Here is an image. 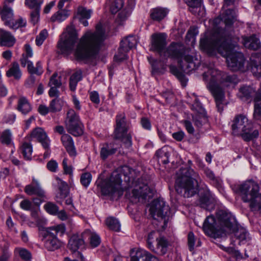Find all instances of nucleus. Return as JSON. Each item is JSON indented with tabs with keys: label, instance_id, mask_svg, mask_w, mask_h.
<instances>
[{
	"label": "nucleus",
	"instance_id": "49",
	"mask_svg": "<svg viewBox=\"0 0 261 261\" xmlns=\"http://www.w3.org/2000/svg\"><path fill=\"white\" fill-rule=\"evenodd\" d=\"M123 4V0H115L110 7L111 13L115 14L118 12L122 8Z\"/></svg>",
	"mask_w": 261,
	"mask_h": 261
},
{
	"label": "nucleus",
	"instance_id": "25",
	"mask_svg": "<svg viewBox=\"0 0 261 261\" xmlns=\"http://www.w3.org/2000/svg\"><path fill=\"white\" fill-rule=\"evenodd\" d=\"M41 240L44 242V247L49 251H53L58 249L63 245V243L59 240L58 238H41Z\"/></svg>",
	"mask_w": 261,
	"mask_h": 261
},
{
	"label": "nucleus",
	"instance_id": "9",
	"mask_svg": "<svg viewBox=\"0 0 261 261\" xmlns=\"http://www.w3.org/2000/svg\"><path fill=\"white\" fill-rule=\"evenodd\" d=\"M231 125L232 133L240 135L246 141L256 138L259 135L256 129H253L252 122L244 115L236 116Z\"/></svg>",
	"mask_w": 261,
	"mask_h": 261
},
{
	"label": "nucleus",
	"instance_id": "36",
	"mask_svg": "<svg viewBox=\"0 0 261 261\" xmlns=\"http://www.w3.org/2000/svg\"><path fill=\"white\" fill-rule=\"evenodd\" d=\"M82 79V72L81 70L76 71L71 75L69 80L70 89L74 91L76 89L77 83Z\"/></svg>",
	"mask_w": 261,
	"mask_h": 261
},
{
	"label": "nucleus",
	"instance_id": "1",
	"mask_svg": "<svg viewBox=\"0 0 261 261\" xmlns=\"http://www.w3.org/2000/svg\"><path fill=\"white\" fill-rule=\"evenodd\" d=\"M134 171L128 166H123L120 173L117 171H114L110 177L103 180L100 186L103 195H113L117 193L118 196L122 195L123 190L121 186V176L124 177V181L128 184V187L133 188L132 197L136 200H143L149 190L147 184L142 182V179L133 178ZM99 186V185H98Z\"/></svg>",
	"mask_w": 261,
	"mask_h": 261
},
{
	"label": "nucleus",
	"instance_id": "23",
	"mask_svg": "<svg viewBox=\"0 0 261 261\" xmlns=\"http://www.w3.org/2000/svg\"><path fill=\"white\" fill-rule=\"evenodd\" d=\"M201 207L207 208L208 205H214V199L209 190L205 189L200 191L199 199Z\"/></svg>",
	"mask_w": 261,
	"mask_h": 261
},
{
	"label": "nucleus",
	"instance_id": "56",
	"mask_svg": "<svg viewBox=\"0 0 261 261\" xmlns=\"http://www.w3.org/2000/svg\"><path fill=\"white\" fill-rule=\"evenodd\" d=\"M48 35L47 31L46 30H43L39 33V35L36 37V44L38 46L42 44L43 42L46 38Z\"/></svg>",
	"mask_w": 261,
	"mask_h": 261
},
{
	"label": "nucleus",
	"instance_id": "29",
	"mask_svg": "<svg viewBox=\"0 0 261 261\" xmlns=\"http://www.w3.org/2000/svg\"><path fill=\"white\" fill-rule=\"evenodd\" d=\"M243 45L247 48L256 50L260 47L259 40L255 36L244 37L243 39Z\"/></svg>",
	"mask_w": 261,
	"mask_h": 261
},
{
	"label": "nucleus",
	"instance_id": "13",
	"mask_svg": "<svg viewBox=\"0 0 261 261\" xmlns=\"http://www.w3.org/2000/svg\"><path fill=\"white\" fill-rule=\"evenodd\" d=\"M169 206L166 204L163 199H161L154 200L149 209L152 217L154 219H164V223L165 224L166 222V218L169 216Z\"/></svg>",
	"mask_w": 261,
	"mask_h": 261
},
{
	"label": "nucleus",
	"instance_id": "20",
	"mask_svg": "<svg viewBox=\"0 0 261 261\" xmlns=\"http://www.w3.org/2000/svg\"><path fill=\"white\" fill-rule=\"evenodd\" d=\"M249 67L255 76H261V54H254L251 55Z\"/></svg>",
	"mask_w": 261,
	"mask_h": 261
},
{
	"label": "nucleus",
	"instance_id": "26",
	"mask_svg": "<svg viewBox=\"0 0 261 261\" xmlns=\"http://www.w3.org/2000/svg\"><path fill=\"white\" fill-rule=\"evenodd\" d=\"M156 247H154L150 249L152 251L155 252L159 255H164L166 253L169 243L168 241L164 237H160L156 238Z\"/></svg>",
	"mask_w": 261,
	"mask_h": 261
},
{
	"label": "nucleus",
	"instance_id": "54",
	"mask_svg": "<svg viewBox=\"0 0 261 261\" xmlns=\"http://www.w3.org/2000/svg\"><path fill=\"white\" fill-rule=\"evenodd\" d=\"M117 139H121L122 143L125 148H129L132 146V138L129 134H127V132L125 133L123 136H121Z\"/></svg>",
	"mask_w": 261,
	"mask_h": 261
},
{
	"label": "nucleus",
	"instance_id": "32",
	"mask_svg": "<svg viewBox=\"0 0 261 261\" xmlns=\"http://www.w3.org/2000/svg\"><path fill=\"white\" fill-rule=\"evenodd\" d=\"M168 12L166 9L156 8L151 11L150 17L154 20L160 21L166 16Z\"/></svg>",
	"mask_w": 261,
	"mask_h": 261
},
{
	"label": "nucleus",
	"instance_id": "22",
	"mask_svg": "<svg viewBox=\"0 0 261 261\" xmlns=\"http://www.w3.org/2000/svg\"><path fill=\"white\" fill-rule=\"evenodd\" d=\"M0 16L2 21L6 25L10 24L13 20L14 13L12 9L9 7L5 3L0 7Z\"/></svg>",
	"mask_w": 261,
	"mask_h": 261
},
{
	"label": "nucleus",
	"instance_id": "42",
	"mask_svg": "<svg viewBox=\"0 0 261 261\" xmlns=\"http://www.w3.org/2000/svg\"><path fill=\"white\" fill-rule=\"evenodd\" d=\"M137 43V40L135 37L133 36H129L123 39L120 44L124 46L128 50L131 48L135 47Z\"/></svg>",
	"mask_w": 261,
	"mask_h": 261
},
{
	"label": "nucleus",
	"instance_id": "5",
	"mask_svg": "<svg viewBox=\"0 0 261 261\" xmlns=\"http://www.w3.org/2000/svg\"><path fill=\"white\" fill-rule=\"evenodd\" d=\"M217 216L218 222L213 216H207L205 220L203 230L206 235L214 238H221L235 230L236 220L231 213L220 210Z\"/></svg>",
	"mask_w": 261,
	"mask_h": 261
},
{
	"label": "nucleus",
	"instance_id": "55",
	"mask_svg": "<svg viewBox=\"0 0 261 261\" xmlns=\"http://www.w3.org/2000/svg\"><path fill=\"white\" fill-rule=\"evenodd\" d=\"M191 109L195 112L194 113L202 114L205 113L200 103L196 98L195 99L194 103L191 105Z\"/></svg>",
	"mask_w": 261,
	"mask_h": 261
},
{
	"label": "nucleus",
	"instance_id": "2",
	"mask_svg": "<svg viewBox=\"0 0 261 261\" xmlns=\"http://www.w3.org/2000/svg\"><path fill=\"white\" fill-rule=\"evenodd\" d=\"M238 41V37L233 38L232 40L216 42H211L205 38L201 39L200 47L210 55H213L216 51H218L226 58L227 66L232 71H245V67H248V63L244 55L237 50Z\"/></svg>",
	"mask_w": 261,
	"mask_h": 261
},
{
	"label": "nucleus",
	"instance_id": "35",
	"mask_svg": "<svg viewBox=\"0 0 261 261\" xmlns=\"http://www.w3.org/2000/svg\"><path fill=\"white\" fill-rule=\"evenodd\" d=\"M251 211L257 212L261 210V193H258L248 201Z\"/></svg>",
	"mask_w": 261,
	"mask_h": 261
},
{
	"label": "nucleus",
	"instance_id": "48",
	"mask_svg": "<svg viewBox=\"0 0 261 261\" xmlns=\"http://www.w3.org/2000/svg\"><path fill=\"white\" fill-rule=\"evenodd\" d=\"M61 85L60 76H58L57 73H54L50 78L48 86L49 87H60Z\"/></svg>",
	"mask_w": 261,
	"mask_h": 261
},
{
	"label": "nucleus",
	"instance_id": "15",
	"mask_svg": "<svg viewBox=\"0 0 261 261\" xmlns=\"http://www.w3.org/2000/svg\"><path fill=\"white\" fill-rule=\"evenodd\" d=\"M166 35L164 33H154L151 35V50L158 52L162 56L166 45Z\"/></svg>",
	"mask_w": 261,
	"mask_h": 261
},
{
	"label": "nucleus",
	"instance_id": "52",
	"mask_svg": "<svg viewBox=\"0 0 261 261\" xmlns=\"http://www.w3.org/2000/svg\"><path fill=\"white\" fill-rule=\"evenodd\" d=\"M15 251L18 253L21 259L25 260H29L31 258V253L27 249L24 248H16Z\"/></svg>",
	"mask_w": 261,
	"mask_h": 261
},
{
	"label": "nucleus",
	"instance_id": "63",
	"mask_svg": "<svg viewBox=\"0 0 261 261\" xmlns=\"http://www.w3.org/2000/svg\"><path fill=\"white\" fill-rule=\"evenodd\" d=\"M170 70L171 72L176 75L178 79H179L180 80H181L184 79V74L180 71H178V70L177 69V68L174 66H170L169 67Z\"/></svg>",
	"mask_w": 261,
	"mask_h": 261
},
{
	"label": "nucleus",
	"instance_id": "50",
	"mask_svg": "<svg viewBox=\"0 0 261 261\" xmlns=\"http://www.w3.org/2000/svg\"><path fill=\"white\" fill-rule=\"evenodd\" d=\"M26 21L22 18H20L14 21L13 19V20L11 21L10 24H9L7 26L12 29L16 30L19 28L24 27Z\"/></svg>",
	"mask_w": 261,
	"mask_h": 261
},
{
	"label": "nucleus",
	"instance_id": "8",
	"mask_svg": "<svg viewBox=\"0 0 261 261\" xmlns=\"http://www.w3.org/2000/svg\"><path fill=\"white\" fill-rule=\"evenodd\" d=\"M236 15L234 10L228 9L224 11L218 18L214 20V23L217 24L222 21L225 24L224 29H218L215 30L211 34L205 35L201 39L205 38L211 42H220L232 40L234 37L233 31L231 27L236 20Z\"/></svg>",
	"mask_w": 261,
	"mask_h": 261
},
{
	"label": "nucleus",
	"instance_id": "40",
	"mask_svg": "<svg viewBox=\"0 0 261 261\" xmlns=\"http://www.w3.org/2000/svg\"><path fill=\"white\" fill-rule=\"evenodd\" d=\"M106 224L111 230L119 231L120 229V224L118 220L114 217L108 218L106 220Z\"/></svg>",
	"mask_w": 261,
	"mask_h": 261
},
{
	"label": "nucleus",
	"instance_id": "28",
	"mask_svg": "<svg viewBox=\"0 0 261 261\" xmlns=\"http://www.w3.org/2000/svg\"><path fill=\"white\" fill-rule=\"evenodd\" d=\"M170 148L167 146H164L156 151L155 156L159 164H167L169 162Z\"/></svg>",
	"mask_w": 261,
	"mask_h": 261
},
{
	"label": "nucleus",
	"instance_id": "4",
	"mask_svg": "<svg viewBox=\"0 0 261 261\" xmlns=\"http://www.w3.org/2000/svg\"><path fill=\"white\" fill-rule=\"evenodd\" d=\"M205 81H209L207 87L213 95L218 110L222 112L224 106V92L223 87L229 86L235 80L233 76L227 75L215 68H209L203 74Z\"/></svg>",
	"mask_w": 261,
	"mask_h": 261
},
{
	"label": "nucleus",
	"instance_id": "41",
	"mask_svg": "<svg viewBox=\"0 0 261 261\" xmlns=\"http://www.w3.org/2000/svg\"><path fill=\"white\" fill-rule=\"evenodd\" d=\"M234 236L240 243H245L250 240L248 232L244 228H240L234 232Z\"/></svg>",
	"mask_w": 261,
	"mask_h": 261
},
{
	"label": "nucleus",
	"instance_id": "18",
	"mask_svg": "<svg viewBox=\"0 0 261 261\" xmlns=\"http://www.w3.org/2000/svg\"><path fill=\"white\" fill-rule=\"evenodd\" d=\"M30 137L36 139L42 144L44 148L47 149L49 147L50 141L46 133L42 128L37 127L34 129L31 132Z\"/></svg>",
	"mask_w": 261,
	"mask_h": 261
},
{
	"label": "nucleus",
	"instance_id": "21",
	"mask_svg": "<svg viewBox=\"0 0 261 261\" xmlns=\"http://www.w3.org/2000/svg\"><path fill=\"white\" fill-rule=\"evenodd\" d=\"M25 192L29 195H35L37 196H43L44 190L41 188L38 181L34 178L30 184L24 188Z\"/></svg>",
	"mask_w": 261,
	"mask_h": 261
},
{
	"label": "nucleus",
	"instance_id": "7",
	"mask_svg": "<svg viewBox=\"0 0 261 261\" xmlns=\"http://www.w3.org/2000/svg\"><path fill=\"white\" fill-rule=\"evenodd\" d=\"M164 56L177 59L179 68L186 73L196 69L201 62L199 55L195 53L189 54L188 49L179 43H172L164 53Z\"/></svg>",
	"mask_w": 261,
	"mask_h": 261
},
{
	"label": "nucleus",
	"instance_id": "12",
	"mask_svg": "<svg viewBox=\"0 0 261 261\" xmlns=\"http://www.w3.org/2000/svg\"><path fill=\"white\" fill-rule=\"evenodd\" d=\"M258 184L252 180H246L238 187L236 192L244 202L249 201L259 193Z\"/></svg>",
	"mask_w": 261,
	"mask_h": 261
},
{
	"label": "nucleus",
	"instance_id": "37",
	"mask_svg": "<svg viewBox=\"0 0 261 261\" xmlns=\"http://www.w3.org/2000/svg\"><path fill=\"white\" fill-rule=\"evenodd\" d=\"M27 69L28 72L30 74H36L40 76L43 72V69L42 66L41 62L38 61L36 64V66H34L33 63H30V65L27 66Z\"/></svg>",
	"mask_w": 261,
	"mask_h": 261
},
{
	"label": "nucleus",
	"instance_id": "34",
	"mask_svg": "<svg viewBox=\"0 0 261 261\" xmlns=\"http://www.w3.org/2000/svg\"><path fill=\"white\" fill-rule=\"evenodd\" d=\"M255 90L250 86H243L240 89L239 96L242 100L249 99L254 93Z\"/></svg>",
	"mask_w": 261,
	"mask_h": 261
},
{
	"label": "nucleus",
	"instance_id": "3",
	"mask_svg": "<svg viewBox=\"0 0 261 261\" xmlns=\"http://www.w3.org/2000/svg\"><path fill=\"white\" fill-rule=\"evenodd\" d=\"M105 32L101 23L95 27V31H87L80 38L74 51L77 60L94 58L97 54L100 46L106 39Z\"/></svg>",
	"mask_w": 261,
	"mask_h": 261
},
{
	"label": "nucleus",
	"instance_id": "17",
	"mask_svg": "<svg viewBox=\"0 0 261 261\" xmlns=\"http://www.w3.org/2000/svg\"><path fill=\"white\" fill-rule=\"evenodd\" d=\"M116 127L115 130L116 138L123 136L127 132L128 125L124 114H120L116 117Z\"/></svg>",
	"mask_w": 261,
	"mask_h": 261
},
{
	"label": "nucleus",
	"instance_id": "61",
	"mask_svg": "<svg viewBox=\"0 0 261 261\" xmlns=\"http://www.w3.org/2000/svg\"><path fill=\"white\" fill-rule=\"evenodd\" d=\"M40 10H32L31 13V20L32 22L35 24L39 20V12Z\"/></svg>",
	"mask_w": 261,
	"mask_h": 261
},
{
	"label": "nucleus",
	"instance_id": "58",
	"mask_svg": "<svg viewBox=\"0 0 261 261\" xmlns=\"http://www.w3.org/2000/svg\"><path fill=\"white\" fill-rule=\"evenodd\" d=\"M90 240V245L93 248L97 247L100 243V238L99 236L96 233H91Z\"/></svg>",
	"mask_w": 261,
	"mask_h": 261
},
{
	"label": "nucleus",
	"instance_id": "24",
	"mask_svg": "<svg viewBox=\"0 0 261 261\" xmlns=\"http://www.w3.org/2000/svg\"><path fill=\"white\" fill-rule=\"evenodd\" d=\"M16 42L14 37L9 32L0 29V45L11 47Z\"/></svg>",
	"mask_w": 261,
	"mask_h": 261
},
{
	"label": "nucleus",
	"instance_id": "6",
	"mask_svg": "<svg viewBox=\"0 0 261 261\" xmlns=\"http://www.w3.org/2000/svg\"><path fill=\"white\" fill-rule=\"evenodd\" d=\"M189 167L182 168L177 172L175 181V190L184 197L189 198L198 192L200 178L199 174L191 168L192 162H188Z\"/></svg>",
	"mask_w": 261,
	"mask_h": 261
},
{
	"label": "nucleus",
	"instance_id": "14",
	"mask_svg": "<svg viewBox=\"0 0 261 261\" xmlns=\"http://www.w3.org/2000/svg\"><path fill=\"white\" fill-rule=\"evenodd\" d=\"M66 231V227L64 224H60L53 226L42 228L40 229L39 235L42 238H57V236L59 234L62 236Z\"/></svg>",
	"mask_w": 261,
	"mask_h": 261
},
{
	"label": "nucleus",
	"instance_id": "31",
	"mask_svg": "<svg viewBox=\"0 0 261 261\" xmlns=\"http://www.w3.org/2000/svg\"><path fill=\"white\" fill-rule=\"evenodd\" d=\"M116 152V148L113 147L111 144L105 143L101 148L100 156L102 160H105Z\"/></svg>",
	"mask_w": 261,
	"mask_h": 261
},
{
	"label": "nucleus",
	"instance_id": "19",
	"mask_svg": "<svg viewBox=\"0 0 261 261\" xmlns=\"http://www.w3.org/2000/svg\"><path fill=\"white\" fill-rule=\"evenodd\" d=\"M160 261L159 259L147 251L139 248L135 252V255L131 257L130 261Z\"/></svg>",
	"mask_w": 261,
	"mask_h": 261
},
{
	"label": "nucleus",
	"instance_id": "27",
	"mask_svg": "<svg viewBox=\"0 0 261 261\" xmlns=\"http://www.w3.org/2000/svg\"><path fill=\"white\" fill-rule=\"evenodd\" d=\"M61 141L69 155L75 156L76 152L71 137L67 134H63L61 137Z\"/></svg>",
	"mask_w": 261,
	"mask_h": 261
},
{
	"label": "nucleus",
	"instance_id": "46",
	"mask_svg": "<svg viewBox=\"0 0 261 261\" xmlns=\"http://www.w3.org/2000/svg\"><path fill=\"white\" fill-rule=\"evenodd\" d=\"M129 50L120 44L117 54L115 56L116 60L121 61L127 59V53Z\"/></svg>",
	"mask_w": 261,
	"mask_h": 261
},
{
	"label": "nucleus",
	"instance_id": "44",
	"mask_svg": "<svg viewBox=\"0 0 261 261\" xmlns=\"http://www.w3.org/2000/svg\"><path fill=\"white\" fill-rule=\"evenodd\" d=\"M1 142L7 145L12 143V133L9 129H6L3 131L0 137Z\"/></svg>",
	"mask_w": 261,
	"mask_h": 261
},
{
	"label": "nucleus",
	"instance_id": "16",
	"mask_svg": "<svg viewBox=\"0 0 261 261\" xmlns=\"http://www.w3.org/2000/svg\"><path fill=\"white\" fill-rule=\"evenodd\" d=\"M86 234V233L81 234H73L69 240L68 244V248L72 251L75 252L78 249L84 248L85 242L83 236Z\"/></svg>",
	"mask_w": 261,
	"mask_h": 261
},
{
	"label": "nucleus",
	"instance_id": "30",
	"mask_svg": "<svg viewBox=\"0 0 261 261\" xmlns=\"http://www.w3.org/2000/svg\"><path fill=\"white\" fill-rule=\"evenodd\" d=\"M22 73L18 63L16 62H13L9 70L6 72V76L8 77H13L15 80L20 79Z\"/></svg>",
	"mask_w": 261,
	"mask_h": 261
},
{
	"label": "nucleus",
	"instance_id": "33",
	"mask_svg": "<svg viewBox=\"0 0 261 261\" xmlns=\"http://www.w3.org/2000/svg\"><path fill=\"white\" fill-rule=\"evenodd\" d=\"M17 110L23 114H27L31 111V106L26 98L24 97L19 98L18 102Z\"/></svg>",
	"mask_w": 261,
	"mask_h": 261
},
{
	"label": "nucleus",
	"instance_id": "43",
	"mask_svg": "<svg viewBox=\"0 0 261 261\" xmlns=\"http://www.w3.org/2000/svg\"><path fill=\"white\" fill-rule=\"evenodd\" d=\"M92 11L91 10H87L86 8L83 6H79L77 10V15L79 18H81L82 20L84 19H89Z\"/></svg>",
	"mask_w": 261,
	"mask_h": 261
},
{
	"label": "nucleus",
	"instance_id": "60",
	"mask_svg": "<svg viewBox=\"0 0 261 261\" xmlns=\"http://www.w3.org/2000/svg\"><path fill=\"white\" fill-rule=\"evenodd\" d=\"M20 206L24 210L30 211L32 209L33 204L29 200L24 199L20 202Z\"/></svg>",
	"mask_w": 261,
	"mask_h": 261
},
{
	"label": "nucleus",
	"instance_id": "10",
	"mask_svg": "<svg viewBox=\"0 0 261 261\" xmlns=\"http://www.w3.org/2000/svg\"><path fill=\"white\" fill-rule=\"evenodd\" d=\"M77 39V33L72 25L68 26L61 34L57 46L62 54L69 55L73 51Z\"/></svg>",
	"mask_w": 261,
	"mask_h": 261
},
{
	"label": "nucleus",
	"instance_id": "59",
	"mask_svg": "<svg viewBox=\"0 0 261 261\" xmlns=\"http://www.w3.org/2000/svg\"><path fill=\"white\" fill-rule=\"evenodd\" d=\"M195 242L194 233L192 232H190L188 236V245L190 251H192L194 249Z\"/></svg>",
	"mask_w": 261,
	"mask_h": 261
},
{
	"label": "nucleus",
	"instance_id": "53",
	"mask_svg": "<svg viewBox=\"0 0 261 261\" xmlns=\"http://www.w3.org/2000/svg\"><path fill=\"white\" fill-rule=\"evenodd\" d=\"M44 207L47 213L51 215H56L59 211L58 206L55 204L50 202L46 203Z\"/></svg>",
	"mask_w": 261,
	"mask_h": 261
},
{
	"label": "nucleus",
	"instance_id": "11",
	"mask_svg": "<svg viewBox=\"0 0 261 261\" xmlns=\"http://www.w3.org/2000/svg\"><path fill=\"white\" fill-rule=\"evenodd\" d=\"M65 126L67 132L74 136H80L83 134V125L79 116L72 109L69 110L67 113Z\"/></svg>",
	"mask_w": 261,
	"mask_h": 261
},
{
	"label": "nucleus",
	"instance_id": "57",
	"mask_svg": "<svg viewBox=\"0 0 261 261\" xmlns=\"http://www.w3.org/2000/svg\"><path fill=\"white\" fill-rule=\"evenodd\" d=\"M91 175L90 173L86 172L83 174L81 177V182L85 187H87L91 180Z\"/></svg>",
	"mask_w": 261,
	"mask_h": 261
},
{
	"label": "nucleus",
	"instance_id": "64",
	"mask_svg": "<svg viewBox=\"0 0 261 261\" xmlns=\"http://www.w3.org/2000/svg\"><path fill=\"white\" fill-rule=\"evenodd\" d=\"M184 126L187 132L190 134H193L195 132L194 128L192 123L189 120H184L183 121Z\"/></svg>",
	"mask_w": 261,
	"mask_h": 261
},
{
	"label": "nucleus",
	"instance_id": "39",
	"mask_svg": "<svg viewBox=\"0 0 261 261\" xmlns=\"http://www.w3.org/2000/svg\"><path fill=\"white\" fill-rule=\"evenodd\" d=\"M69 14L68 11L63 9L61 10L56 12L50 18V20L52 22L57 21L61 22L65 20Z\"/></svg>",
	"mask_w": 261,
	"mask_h": 261
},
{
	"label": "nucleus",
	"instance_id": "45",
	"mask_svg": "<svg viewBox=\"0 0 261 261\" xmlns=\"http://www.w3.org/2000/svg\"><path fill=\"white\" fill-rule=\"evenodd\" d=\"M22 153L25 159L31 160L33 151L32 146L31 144L24 143L21 146Z\"/></svg>",
	"mask_w": 261,
	"mask_h": 261
},
{
	"label": "nucleus",
	"instance_id": "47",
	"mask_svg": "<svg viewBox=\"0 0 261 261\" xmlns=\"http://www.w3.org/2000/svg\"><path fill=\"white\" fill-rule=\"evenodd\" d=\"M42 0H25V5L32 10H40Z\"/></svg>",
	"mask_w": 261,
	"mask_h": 261
},
{
	"label": "nucleus",
	"instance_id": "62",
	"mask_svg": "<svg viewBox=\"0 0 261 261\" xmlns=\"http://www.w3.org/2000/svg\"><path fill=\"white\" fill-rule=\"evenodd\" d=\"M198 32L196 28L194 27H191L188 31L186 37L188 39H193L194 40L195 37L198 34Z\"/></svg>",
	"mask_w": 261,
	"mask_h": 261
},
{
	"label": "nucleus",
	"instance_id": "38",
	"mask_svg": "<svg viewBox=\"0 0 261 261\" xmlns=\"http://www.w3.org/2000/svg\"><path fill=\"white\" fill-rule=\"evenodd\" d=\"M193 121L195 125L197 127H200L202 125L207 121V119L205 116V113L202 114H192Z\"/></svg>",
	"mask_w": 261,
	"mask_h": 261
},
{
	"label": "nucleus",
	"instance_id": "51",
	"mask_svg": "<svg viewBox=\"0 0 261 261\" xmlns=\"http://www.w3.org/2000/svg\"><path fill=\"white\" fill-rule=\"evenodd\" d=\"M62 105L59 99L55 98L51 100L49 105V111L51 112H56L61 110Z\"/></svg>",
	"mask_w": 261,
	"mask_h": 261
}]
</instances>
